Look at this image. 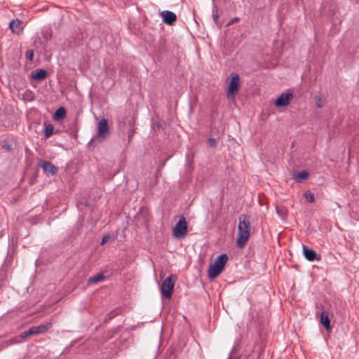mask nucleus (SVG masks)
I'll use <instances>...</instances> for the list:
<instances>
[{
    "label": "nucleus",
    "instance_id": "nucleus-1",
    "mask_svg": "<svg viewBox=\"0 0 359 359\" xmlns=\"http://www.w3.org/2000/svg\"><path fill=\"white\" fill-rule=\"evenodd\" d=\"M238 220V233L236 242L238 248H243L250 237V222L249 217L245 215H240Z\"/></svg>",
    "mask_w": 359,
    "mask_h": 359
},
{
    "label": "nucleus",
    "instance_id": "nucleus-2",
    "mask_svg": "<svg viewBox=\"0 0 359 359\" xmlns=\"http://www.w3.org/2000/svg\"><path fill=\"white\" fill-rule=\"evenodd\" d=\"M176 280L177 276L173 274H171L163 280L161 287V293L163 297L169 299L171 298Z\"/></svg>",
    "mask_w": 359,
    "mask_h": 359
},
{
    "label": "nucleus",
    "instance_id": "nucleus-3",
    "mask_svg": "<svg viewBox=\"0 0 359 359\" xmlns=\"http://www.w3.org/2000/svg\"><path fill=\"white\" fill-rule=\"evenodd\" d=\"M188 231V225L183 216L180 217L179 221L172 229V236L176 238H184Z\"/></svg>",
    "mask_w": 359,
    "mask_h": 359
},
{
    "label": "nucleus",
    "instance_id": "nucleus-4",
    "mask_svg": "<svg viewBox=\"0 0 359 359\" xmlns=\"http://www.w3.org/2000/svg\"><path fill=\"white\" fill-rule=\"evenodd\" d=\"M240 78L238 74H235L231 76L228 85L226 96L228 98H233L239 90Z\"/></svg>",
    "mask_w": 359,
    "mask_h": 359
},
{
    "label": "nucleus",
    "instance_id": "nucleus-5",
    "mask_svg": "<svg viewBox=\"0 0 359 359\" xmlns=\"http://www.w3.org/2000/svg\"><path fill=\"white\" fill-rule=\"evenodd\" d=\"M97 135L100 137L106 138L107 136L109 135V126L107 119L102 118L97 126Z\"/></svg>",
    "mask_w": 359,
    "mask_h": 359
},
{
    "label": "nucleus",
    "instance_id": "nucleus-6",
    "mask_svg": "<svg viewBox=\"0 0 359 359\" xmlns=\"http://www.w3.org/2000/svg\"><path fill=\"white\" fill-rule=\"evenodd\" d=\"M293 97V95L292 93H283L276 100L275 104L277 107H285L290 104V100Z\"/></svg>",
    "mask_w": 359,
    "mask_h": 359
},
{
    "label": "nucleus",
    "instance_id": "nucleus-7",
    "mask_svg": "<svg viewBox=\"0 0 359 359\" xmlns=\"http://www.w3.org/2000/svg\"><path fill=\"white\" fill-rule=\"evenodd\" d=\"M41 166L43 168V172L48 175H55L58 172L57 168L49 161L42 162Z\"/></svg>",
    "mask_w": 359,
    "mask_h": 359
},
{
    "label": "nucleus",
    "instance_id": "nucleus-8",
    "mask_svg": "<svg viewBox=\"0 0 359 359\" xmlns=\"http://www.w3.org/2000/svg\"><path fill=\"white\" fill-rule=\"evenodd\" d=\"M303 253L305 258L310 262L320 259V256L313 250L308 248L305 245H303Z\"/></svg>",
    "mask_w": 359,
    "mask_h": 359
},
{
    "label": "nucleus",
    "instance_id": "nucleus-9",
    "mask_svg": "<svg viewBox=\"0 0 359 359\" xmlns=\"http://www.w3.org/2000/svg\"><path fill=\"white\" fill-rule=\"evenodd\" d=\"M163 18V22L168 25H172L177 20L176 15L170 11H163L161 13Z\"/></svg>",
    "mask_w": 359,
    "mask_h": 359
},
{
    "label": "nucleus",
    "instance_id": "nucleus-10",
    "mask_svg": "<svg viewBox=\"0 0 359 359\" xmlns=\"http://www.w3.org/2000/svg\"><path fill=\"white\" fill-rule=\"evenodd\" d=\"M9 27L13 33L18 34L22 30V22L18 19L13 20L9 23Z\"/></svg>",
    "mask_w": 359,
    "mask_h": 359
},
{
    "label": "nucleus",
    "instance_id": "nucleus-11",
    "mask_svg": "<svg viewBox=\"0 0 359 359\" xmlns=\"http://www.w3.org/2000/svg\"><path fill=\"white\" fill-rule=\"evenodd\" d=\"M223 269L219 266L216 265L215 263L210 264L208 269V277L210 278H215L217 277L222 271Z\"/></svg>",
    "mask_w": 359,
    "mask_h": 359
},
{
    "label": "nucleus",
    "instance_id": "nucleus-12",
    "mask_svg": "<svg viewBox=\"0 0 359 359\" xmlns=\"http://www.w3.org/2000/svg\"><path fill=\"white\" fill-rule=\"evenodd\" d=\"M309 173L306 170H303L302 172L294 171L292 172L293 179L297 182H299V183L306 180L309 177Z\"/></svg>",
    "mask_w": 359,
    "mask_h": 359
},
{
    "label": "nucleus",
    "instance_id": "nucleus-13",
    "mask_svg": "<svg viewBox=\"0 0 359 359\" xmlns=\"http://www.w3.org/2000/svg\"><path fill=\"white\" fill-rule=\"evenodd\" d=\"M47 76V72L43 69H37L32 73V78L34 80H42Z\"/></svg>",
    "mask_w": 359,
    "mask_h": 359
},
{
    "label": "nucleus",
    "instance_id": "nucleus-14",
    "mask_svg": "<svg viewBox=\"0 0 359 359\" xmlns=\"http://www.w3.org/2000/svg\"><path fill=\"white\" fill-rule=\"evenodd\" d=\"M227 261L228 256L226 254H222L215 259L214 263L216 265L219 266L222 269H224Z\"/></svg>",
    "mask_w": 359,
    "mask_h": 359
},
{
    "label": "nucleus",
    "instance_id": "nucleus-15",
    "mask_svg": "<svg viewBox=\"0 0 359 359\" xmlns=\"http://www.w3.org/2000/svg\"><path fill=\"white\" fill-rule=\"evenodd\" d=\"M320 323L323 325L327 330L330 329V321L328 313L323 311L320 316Z\"/></svg>",
    "mask_w": 359,
    "mask_h": 359
},
{
    "label": "nucleus",
    "instance_id": "nucleus-16",
    "mask_svg": "<svg viewBox=\"0 0 359 359\" xmlns=\"http://www.w3.org/2000/svg\"><path fill=\"white\" fill-rule=\"evenodd\" d=\"M66 116V109L65 107H61L58 108L55 112L54 119L56 121L61 120Z\"/></svg>",
    "mask_w": 359,
    "mask_h": 359
},
{
    "label": "nucleus",
    "instance_id": "nucleus-17",
    "mask_svg": "<svg viewBox=\"0 0 359 359\" xmlns=\"http://www.w3.org/2000/svg\"><path fill=\"white\" fill-rule=\"evenodd\" d=\"M104 278V276L102 273H98L94 276H92L90 277L88 280V284H95V283H97L99 282H101L102 280H103Z\"/></svg>",
    "mask_w": 359,
    "mask_h": 359
},
{
    "label": "nucleus",
    "instance_id": "nucleus-18",
    "mask_svg": "<svg viewBox=\"0 0 359 359\" xmlns=\"http://www.w3.org/2000/svg\"><path fill=\"white\" fill-rule=\"evenodd\" d=\"M48 327L44 325H40L39 326H34L36 335L39 334H42L47 332Z\"/></svg>",
    "mask_w": 359,
    "mask_h": 359
},
{
    "label": "nucleus",
    "instance_id": "nucleus-19",
    "mask_svg": "<svg viewBox=\"0 0 359 359\" xmlns=\"http://www.w3.org/2000/svg\"><path fill=\"white\" fill-rule=\"evenodd\" d=\"M53 130L54 127L52 124L46 125L44 131L46 137H49L50 136H51L53 133Z\"/></svg>",
    "mask_w": 359,
    "mask_h": 359
},
{
    "label": "nucleus",
    "instance_id": "nucleus-20",
    "mask_svg": "<svg viewBox=\"0 0 359 359\" xmlns=\"http://www.w3.org/2000/svg\"><path fill=\"white\" fill-rule=\"evenodd\" d=\"M304 196L308 202L313 203L315 200L313 194L310 191H307L304 194Z\"/></svg>",
    "mask_w": 359,
    "mask_h": 359
},
{
    "label": "nucleus",
    "instance_id": "nucleus-21",
    "mask_svg": "<svg viewBox=\"0 0 359 359\" xmlns=\"http://www.w3.org/2000/svg\"><path fill=\"white\" fill-rule=\"evenodd\" d=\"M316 104L318 108H322L325 105V100L322 99L320 97H316Z\"/></svg>",
    "mask_w": 359,
    "mask_h": 359
},
{
    "label": "nucleus",
    "instance_id": "nucleus-22",
    "mask_svg": "<svg viewBox=\"0 0 359 359\" xmlns=\"http://www.w3.org/2000/svg\"><path fill=\"white\" fill-rule=\"evenodd\" d=\"M217 144V141L215 138L211 137L208 139V145L210 147H215Z\"/></svg>",
    "mask_w": 359,
    "mask_h": 359
},
{
    "label": "nucleus",
    "instance_id": "nucleus-23",
    "mask_svg": "<svg viewBox=\"0 0 359 359\" xmlns=\"http://www.w3.org/2000/svg\"><path fill=\"white\" fill-rule=\"evenodd\" d=\"M26 58L29 60H32L34 57V51L32 50H28L25 54Z\"/></svg>",
    "mask_w": 359,
    "mask_h": 359
},
{
    "label": "nucleus",
    "instance_id": "nucleus-24",
    "mask_svg": "<svg viewBox=\"0 0 359 359\" xmlns=\"http://www.w3.org/2000/svg\"><path fill=\"white\" fill-rule=\"evenodd\" d=\"M29 337V334H28V332L27 331H25V332H22V333H20V334L19 335V338L20 339V340H24L26 337Z\"/></svg>",
    "mask_w": 359,
    "mask_h": 359
},
{
    "label": "nucleus",
    "instance_id": "nucleus-25",
    "mask_svg": "<svg viewBox=\"0 0 359 359\" xmlns=\"http://www.w3.org/2000/svg\"><path fill=\"white\" fill-rule=\"evenodd\" d=\"M27 332H28V334L29 336H33V335H36V333H35V330H34V326L33 327H31L29 330H27Z\"/></svg>",
    "mask_w": 359,
    "mask_h": 359
},
{
    "label": "nucleus",
    "instance_id": "nucleus-26",
    "mask_svg": "<svg viewBox=\"0 0 359 359\" xmlns=\"http://www.w3.org/2000/svg\"><path fill=\"white\" fill-rule=\"evenodd\" d=\"M109 239V235L104 236L102 237V238L100 245H103L104 243H106L108 241Z\"/></svg>",
    "mask_w": 359,
    "mask_h": 359
},
{
    "label": "nucleus",
    "instance_id": "nucleus-27",
    "mask_svg": "<svg viewBox=\"0 0 359 359\" xmlns=\"http://www.w3.org/2000/svg\"><path fill=\"white\" fill-rule=\"evenodd\" d=\"M11 343V344H14V343H20L22 342V340H20V339L19 338V336L15 337V338H13L12 339L10 340Z\"/></svg>",
    "mask_w": 359,
    "mask_h": 359
},
{
    "label": "nucleus",
    "instance_id": "nucleus-28",
    "mask_svg": "<svg viewBox=\"0 0 359 359\" xmlns=\"http://www.w3.org/2000/svg\"><path fill=\"white\" fill-rule=\"evenodd\" d=\"M212 18H213L214 21L215 22H217L218 19H219V15L217 13H213L212 14Z\"/></svg>",
    "mask_w": 359,
    "mask_h": 359
},
{
    "label": "nucleus",
    "instance_id": "nucleus-29",
    "mask_svg": "<svg viewBox=\"0 0 359 359\" xmlns=\"http://www.w3.org/2000/svg\"><path fill=\"white\" fill-rule=\"evenodd\" d=\"M133 133H134V130H131L130 131L129 134H128V141L130 142V139L132 138V136L133 135Z\"/></svg>",
    "mask_w": 359,
    "mask_h": 359
},
{
    "label": "nucleus",
    "instance_id": "nucleus-30",
    "mask_svg": "<svg viewBox=\"0 0 359 359\" xmlns=\"http://www.w3.org/2000/svg\"><path fill=\"white\" fill-rule=\"evenodd\" d=\"M238 18H235L231 22H236V21H238Z\"/></svg>",
    "mask_w": 359,
    "mask_h": 359
}]
</instances>
